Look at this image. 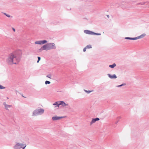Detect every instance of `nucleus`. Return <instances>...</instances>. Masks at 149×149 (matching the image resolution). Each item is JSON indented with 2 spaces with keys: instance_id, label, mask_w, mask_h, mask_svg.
<instances>
[{
  "instance_id": "1",
  "label": "nucleus",
  "mask_w": 149,
  "mask_h": 149,
  "mask_svg": "<svg viewBox=\"0 0 149 149\" xmlns=\"http://www.w3.org/2000/svg\"><path fill=\"white\" fill-rule=\"evenodd\" d=\"M20 51L17 50L11 53L7 59V63L10 65L17 64L20 60Z\"/></svg>"
},
{
  "instance_id": "2",
  "label": "nucleus",
  "mask_w": 149,
  "mask_h": 149,
  "mask_svg": "<svg viewBox=\"0 0 149 149\" xmlns=\"http://www.w3.org/2000/svg\"><path fill=\"white\" fill-rule=\"evenodd\" d=\"M56 48L55 45L54 43H49L43 45L39 50L41 51L43 50H48L52 49H55Z\"/></svg>"
},
{
  "instance_id": "3",
  "label": "nucleus",
  "mask_w": 149,
  "mask_h": 149,
  "mask_svg": "<svg viewBox=\"0 0 149 149\" xmlns=\"http://www.w3.org/2000/svg\"><path fill=\"white\" fill-rule=\"evenodd\" d=\"M26 145L25 144L20 143H19L16 142L15 145L13 146L14 149H24Z\"/></svg>"
},
{
  "instance_id": "4",
  "label": "nucleus",
  "mask_w": 149,
  "mask_h": 149,
  "mask_svg": "<svg viewBox=\"0 0 149 149\" xmlns=\"http://www.w3.org/2000/svg\"><path fill=\"white\" fill-rule=\"evenodd\" d=\"M44 109H37L33 112V116H36L42 114L44 112Z\"/></svg>"
},
{
  "instance_id": "5",
  "label": "nucleus",
  "mask_w": 149,
  "mask_h": 149,
  "mask_svg": "<svg viewBox=\"0 0 149 149\" xmlns=\"http://www.w3.org/2000/svg\"><path fill=\"white\" fill-rule=\"evenodd\" d=\"M47 42V41L45 40L36 41L35 42V43L38 45H42L46 43Z\"/></svg>"
},
{
  "instance_id": "6",
  "label": "nucleus",
  "mask_w": 149,
  "mask_h": 149,
  "mask_svg": "<svg viewBox=\"0 0 149 149\" xmlns=\"http://www.w3.org/2000/svg\"><path fill=\"white\" fill-rule=\"evenodd\" d=\"M100 120L98 118H93L90 123V125H91L95 123L96 121H98Z\"/></svg>"
},
{
  "instance_id": "7",
  "label": "nucleus",
  "mask_w": 149,
  "mask_h": 149,
  "mask_svg": "<svg viewBox=\"0 0 149 149\" xmlns=\"http://www.w3.org/2000/svg\"><path fill=\"white\" fill-rule=\"evenodd\" d=\"M3 104L4 106L5 109L7 110H8L12 106L11 105H9L7 104L5 102L3 103Z\"/></svg>"
},
{
  "instance_id": "8",
  "label": "nucleus",
  "mask_w": 149,
  "mask_h": 149,
  "mask_svg": "<svg viewBox=\"0 0 149 149\" xmlns=\"http://www.w3.org/2000/svg\"><path fill=\"white\" fill-rule=\"evenodd\" d=\"M63 118L62 117L55 116L52 117V120H56Z\"/></svg>"
},
{
  "instance_id": "9",
  "label": "nucleus",
  "mask_w": 149,
  "mask_h": 149,
  "mask_svg": "<svg viewBox=\"0 0 149 149\" xmlns=\"http://www.w3.org/2000/svg\"><path fill=\"white\" fill-rule=\"evenodd\" d=\"M53 105L55 106V107H59L60 105V101L55 102Z\"/></svg>"
},
{
  "instance_id": "10",
  "label": "nucleus",
  "mask_w": 149,
  "mask_h": 149,
  "mask_svg": "<svg viewBox=\"0 0 149 149\" xmlns=\"http://www.w3.org/2000/svg\"><path fill=\"white\" fill-rule=\"evenodd\" d=\"M61 105L62 107H64L66 106H67L68 104L64 102L63 101H60V105Z\"/></svg>"
},
{
  "instance_id": "11",
  "label": "nucleus",
  "mask_w": 149,
  "mask_h": 149,
  "mask_svg": "<svg viewBox=\"0 0 149 149\" xmlns=\"http://www.w3.org/2000/svg\"><path fill=\"white\" fill-rule=\"evenodd\" d=\"M108 77L111 79H116L117 78V76L116 75L114 74L112 75L110 74H107Z\"/></svg>"
},
{
  "instance_id": "12",
  "label": "nucleus",
  "mask_w": 149,
  "mask_h": 149,
  "mask_svg": "<svg viewBox=\"0 0 149 149\" xmlns=\"http://www.w3.org/2000/svg\"><path fill=\"white\" fill-rule=\"evenodd\" d=\"M84 32L85 33L89 35H92L93 33V31L88 30H85Z\"/></svg>"
},
{
  "instance_id": "13",
  "label": "nucleus",
  "mask_w": 149,
  "mask_h": 149,
  "mask_svg": "<svg viewBox=\"0 0 149 149\" xmlns=\"http://www.w3.org/2000/svg\"><path fill=\"white\" fill-rule=\"evenodd\" d=\"M146 36V34L145 33H143L141 34V35L138 36L137 37H136V40L144 37Z\"/></svg>"
},
{
  "instance_id": "14",
  "label": "nucleus",
  "mask_w": 149,
  "mask_h": 149,
  "mask_svg": "<svg viewBox=\"0 0 149 149\" xmlns=\"http://www.w3.org/2000/svg\"><path fill=\"white\" fill-rule=\"evenodd\" d=\"M125 39L127 40H136V38H130V37H125Z\"/></svg>"
},
{
  "instance_id": "15",
  "label": "nucleus",
  "mask_w": 149,
  "mask_h": 149,
  "mask_svg": "<svg viewBox=\"0 0 149 149\" xmlns=\"http://www.w3.org/2000/svg\"><path fill=\"white\" fill-rule=\"evenodd\" d=\"M3 14L8 17H10L11 18H12L13 17L12 16L10 15L7 14L6 13H3Z\"/></svg>"
},
{
  "instance_id": "16",
  "label": "nucleus",
  "mask_w": 149,
  "mask_h": 149,
  "mask_svg": "<svg viewBox=\"0 0 149 149\" xmlns=\"http://www.w3.org/2000/svg\"><path fill=\"white\" fill-rule=\"evenodd\" d=\"M116 66V65L115 63H114L113 64L109 65V67L112 68H113Z\"/></svg>"
},
{
  "instance_id": "17",
  "label": "nucleus",
  "mask_w": 149,
  "mask_h": 149,
  "mask_svg": "<svg viewBox=\"0 0 149 149\" xmlns=\"http://www.w3.org/2000/svg\"><path fill=\"white\" fill-rule=\"evenodd\" d=\"M92 35H100L101 34L100 33H94V32H93Z\"/></svg>"
},
{
  "instance_id": "18",
  "label": "nucleus",
  "mask_w": 149,
  "mask_h": 149,
  "mask_svg": "<svg viewBox=\"0 0 149 149\" xmlns=\"http://www.w3.org/2000/svg\"><path fill=\"white\" fill-rule=\"evenodd\" d=\"M86 47L87 49H89L92 48L91 46L90 45H87Z\"/></svg>"
},
{
  "instance_id": "19",
  "label": "nucleus",
  "mask_w": 149,
  "mask_h": 149,
  "mask_svg": "<svg viewBox=\"0 0 149 149\" xmlns=\"http://www.w3.org/2000/svg\"><path fill=\"white\" fill-rule=\"evenodd\" d=\"M84 91H85V92H86L88 93H91V92L93 91H88L86 90H84Z\"/></svg>"
},
{
  "instance_id": "20",
  "label": "nucleus",
  "mask_w": 149,
  "mask_h": 149,
  "mask_svg": "<svg viewBox=\"0 0 149 149\" xmlns=\"http://www.w3.org/2000/svg\"><path fill=\"white\" fill-rule=\"evenodd\" d=\"M51 77H52V75L50 74H49L47 76V77L49 78H50V79L51 78Z\"/></svg>"
},
{
  "instance_id": "21",
  "label": "nucleus",
  "mask_w": 149,
  "mask_h": 149,
  "mask_svg": "<svg viewBox=\"0 0 149 149\" xmlns=\"http://www.w3.org/2000/svg\"><path fill=\"white\" fill-rule=\"evenodd\" d=\"M50 83V82L48 81H46L45 82V84H49Z\"/></svg>"
},
{
  "instance_id": "22",
  "label": "nucleus",
  "mask_w": 149,
  "mask_h": 149,
  "mask_svg": "<svg viewBox=\"0 0 149 149\" xmlns=\"http://www.w3.org/2000/svg\"><path fill=\"white\" fill-rule=\"evenodd\" d=\"M5 88V87H3V86L0 85V89H4Z\"/></svg>"
},
{
  "instance_id": "23",
  "label": "nucleus",
  "mask_w": 149,
  "mask_h": 149,
  "mask_svg": "<svg viewBox=\"0 0 149 149\" xmlns=\"http://www.w3.org/2000/svg\"><path fill=\"white\" fill-rule=\"evenodd\" d=\"M125 85V84H122L121 85L117 86H116V87H121V86H124V85Z\"/></svg>"
},
{
  "instance_id": "24",
  "label": "nucleus",
  "mask_w": 149,
  "mask_h": 149,
  "mask_svg": "<svg viewBox=\"0 0 149 149\" xmlns=\"http://www.w3.org/2000/svg\"><path fill=\"white\" fill-rule=\"evenodd\" d=\"M87 48H86V47H85L84 49H83V51L84 52H85L86 51V49Z\"/></svg>"
},
{
  "instance_id": "25",
  "label": "nucleus",
  "mask_w": 149,
  "mask_h": 149,
  "mask_svg": "<svg viewBox=\"0 0 149 149\" xmlns=\"http://www.w3.org/2000/svg\"><path fill=\"white\" fill-rule=\"evenodd\" d=\"M12 29L14 32H15V30L14 28H12Z\"/></svg>"
},
{
  "instance_id": "26",
  "label": "nucleus",
  "mask_w": 149,
  "mask_h": 149,
  "mask_svg": "<svg viewBox=\"0 0 149 149\" xmlns=\"http://www.w3.org/2000/svg\"><path fill=\"white\" fill-rule=\"evenodd\" d=\"M38 60H40V57L38 56Z\"/></svg>"
},
{
  "instance_id": "27",
  "label": "nucleus",
  "mask_w": 149,
  "mask_h": 149,
  "mask_svg": "<svg viewBox=\"0 0 149 149\" xmlns=\"http://www.w3.org/2000/svg\"><path fill=\"white\" fill-rule=\"evenodd\" d=\"M40 60H38V61H37V62L38 63L39 62V61Z\"/></svg>"
},
{
  "instance_id": "28",
  "label": "nucleus",
  "mask_w": 149,
  "mask_h": 149,
  "mask_svg": "<svg viewBox=\"0 0 149 149\" xmlns=\"http://www.w3.org/2000/svg\"><path fill=\"white\" fill-rule=\"evenodd\" d=\"M107 16L109 17V15H107Z\"/></svg>"
},
{
  "instance_id": "29",
  "label": "nucleus",
  "mask_w": 149,
  "mask_h": 149,
  "mask_svg": "<svg viewBox=\"0 0 149 149\" xmlns=\"http://www.w3.org/2000/svg\"><path fill=\"white\" fill-rule=\"evenodd\" d=\"M7 99H8V97H7Z\"/></svg>"
}]
</instances>
